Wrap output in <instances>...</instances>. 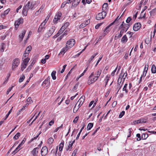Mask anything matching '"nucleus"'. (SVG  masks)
<instances>
[{
  "label": "nucleus",
  "instance_id": "de8ad7c7",
  "mask_svg": "<svg viewBox=\"0 0 156 156\" xmlns=\"http://www.w3.org/2000/svg\"><path fill=\"white\" fill-rule=\"evenodd\" d=\"M125 113V111H122L119 114V118H122V117L124 115Z\"/></svg>",
  "mask_w": 156,
  "mask_h": 156
},
{
  "label": "nucleus",
  "instance_id": "4be33fe9",
  "mask_svg": "<svg viewBox=\"0 0 156 156\" xmlns=\"http://www.w3.org/2000/svg\"><path fill=\"white\" fill-rule=\"evenodd\" d=\"M85 126V125H83V127L81 129L79 133H78V134L77 135V136L76 137V140H78V139L82 131L83 130V129H84Z\"/></svg>",
  "mask_w": 156,
  "mask_h": 156
},
{
  "label": "nucleus",
  "instance_id": "5fc2aeb1",
  "mask_svg": "<svg viewBox=\"0 0 156 156\" xmlns=\"http://www.w3.org/2000/svg\"><path fill=\"white\" fill-rule=\"evenodd\" d=\"M24 110V107H23L21 109H20V110H19L17 113V115H20V112H21L23 110Z\"/></svg>",
  "mask_w": 156,
  "mask_h": 156
},
{
  "label": "nucleus",
  "instance_id": "dca6fc26",
  "mask_svg": "<svg viewBox=\"0 0 156 156\" xmlns=\"http://www.w3.org/2000/svg\"><path fill=\"white\" fill-rule=\"evenodd\" d=\"M50 83V81H48L45 80H44V81L43 82L42 85H44V86H46V87H48L49 86Z\"/></svg>",
  "mask_w": 156,
  "mask_h": 156
},
{
  "label": "nucleus",
  "instance_id": "338daca9",
  "mask_svg": "<svg viewBox=\"0 0 156 156\" xmlns=\"http://www.w3.org/2000/svg\"><path fill=\"white\" fill-rule=\"evenodd\" d=\"M125 24H126L124 23V22L123 21L122 24H121V25L119 27V29H121L122 27H124L125 26Z\"/></svg>",
  "mask_w": 156,
  "mask_h": 156
},
{
  "label": "nucleus",
  "instance_id": "5701e85b",
  "mask_svg": "<svg viewBox=\"0 0 156 156\" xmlns=\"http://www.w3.org/2000/svg\"><path fill=\"white\" fill-rule=\"evenodd\" d=\"M56 72L55 71H53L51 73V76L52 79L53 80H55L56 79V76H55V74Z\"/></svg>",
  "mask_w": 156,
  "mask_h": 156
},
{
  "label": "nucleus",
  "instance_id": "7c9ffc66",
  "mask_svg": "<svg viewBox=\"0 0 156 156\" xmlns=\"http://www.w3.org/2000/svg\"><path fill=\"white\" fill-rule=\"evenodd\" d=\"M108 7V4L107 3H105L102 6V10L105 11Z\"/></svg>",
  "mask_w": 156,
  "mask_h": 156
},
{
  "label": "nucleus",
  "instance_id": "473e14b6",
  "mask_svg": "<svg viewBox=\"0 0 156 156\" xmlns=\"http://www.w3.org/2000/svg\"><path fill=\"white\" fill-rule=\"evenodd\" d=\"M130 23L125 24V26L124 27V28H125V32H126L130 26Z\"/></svg>",
  "mask_w": 156,
  "mask_h": 156
},
{
  "label": "nucleus",
  "instance_id": "69168bd1",
  "mask_svg": "<svg viewBox=\"0 0 156 156\" xmlns=\"http://www.w3.org/2000/svg\"><path fill=\"white\" fill-rule=\"evenodd\" d=\"M77 151V149H75L73 151L72 156H75L76 155V153Z\"/></svg>",
  "mask_w": 156,
  "mask_h": 156
},
{
  "label": "nucleus",
  "instance_id": "72a5a7b5",
  "mask_svg": "<svg viewBox=\"0 0 156 156\" xmlns=\"http://www.w3.org/2000/svg\"><path fill=\"white\" fill-rule=\"evenodd\" d=\"M71 142H69V145H68V147L66 148V151H68L69 150L70 151H71V148L73 146L72 144H70Z\"/></svg>",
  "mask_w": 156,
  "mask_h": 156
},
{
  "label": "nucleus",
  "instance_id": "aec40b11",
  "mask_svg": "<svg viewBox=\"0 0 156 156\" xmlns=\"http://www.w3.org/2000/svg\"><path fill=\"white\" fill-rule=\"evenodd\" d=\"M122 34H121L120 33L119 34L118 33L116 34L115 37L114 39L115 40H117L118 38H120L122 36Z\"/></svg>",
  "mask_w": 156,
  "mask_h": 156
},
{
  "label": "nucleus",
  "instance_id": "1a4fd4ad",
  "mask_svg": "<svg viewBox=\"0 0 156 156\" xmlns=\"http://www.w3.org/2000/svg\"><path fill=\"white\" fill-rule=\"evenodd\" d=\"M85 98V96H82L79 99L78 102H77V103H78V102H79V104L78 105V108L80 107V106L82 105L83 102L84 101Z\"/></svg>",
  "mask_w": 156,
  "mask_h": 156
},
{
  "label": "nucleus",
  "instance_id": "2eb2a0df",
  "mask_svg": "<svg viewBox=\"0 0 156 156\" xmlns=\"http://www.w3.org/2000/svg\"><path fill=\"white\" fill-rule=\"evenodd\" d=\"M68 46L67 45H66V47L62 49L60 53L62 54H64L67 51V50L69 49L68 48Z\"/></svg>",
  "mask_w": 156,
  "mask_h": 156
},
{
  "label": "nucleus",
  "instance_id": "f8f14e48",
  "mask_svg": "<svg viewBox=\"0 0 156 156\" xmlns=\"http://www.w3.org/2000/svg\"><path fill=\"white\" fill-rule=\"evenodd\" d=\"M128 40L127 38L126 35H124L122 37L121 41L122 43H125L127 42Z\"/></svg>",
  "mask_w": 156,
  "mask_h": 156
},
{
  "label": "nucleus",
  "instance_id": "2f4dec72",
  "mask_svg": "<svg viewBox=\"0 0 156 156\" xmlns=\"http://www.w3.org/2000/svg\"><path fill=\"white\" fill-rule=\"evenodd\" d=\"M128 86V84L127 83L125 84L123 89L122 90L123 91H125L126 93H128V90L127 88V87Z\"/></svg>",
  "mask_w": 156,
  "mask_h": 156
},
{
  "label": "nucleus",
  "instance_id": "f3484780",
  "mask_svg": "<svg viewBox=\"0 0 156 156\" xmlns=\"http://www.w3.org/2000/svg\"><path fill=\"white\" fill-rule=\"evenodd\" d=\"M151 71L152 73H156V67L154 64L152 66Z\"/></svg>",
  "mask_w": 156,
  "mask_h": 156
},
{
  "label": "nucleus",
  "instance_id": "f03ea898",
  "mask_svg": "<svg viewBox=\"0 0 156 156\" xmlns=\"http://www.w3.org/2000/svg\"><path fill=\"white\" fill-rule=\"evenodd\" d=\"M20 63V59L18 58H16L13 61L12 65V70L18 67Z\"/></svg>",
  "mask_w": 156,
  "mask_h": 156
},
{
  "label": "nucleus",
  "instance_id": "6e6552de",
  "mask_svg": "<svg viewBox=\"0 0 156 156\" xmlns=\"http://www.w3.org/2000/svg\"><path fill=\"white\" fill-rule=\"evenodd\" d=\"M48 151V148L46 146L43 147L41 151V154L42 156H45L47 153Z\"/></svg>",
  "mask_w": 156,
  "mask_h": 156
},
{
  "label": "nucleus",
  "instance_id": "ea45409f",
  "mask_svg": "<svg viewBox=\"0 0 156 156\" xmlns=\"http://www.w3.org/2000/svg\"><path fill=\"white\" fill-rule=\"evenodd\" d=\"M26 140V138H24L23 140L22 141V142L20 144H19L18 146H19L20 147H21L23 145V144L24 143Z\"/></svg>",
  "mask_w": 156,
  "mask_h": 156
},
{
  "label": "nucleus",
  "instance_id": "6e6d98bb",
  "mask_svg": "<svg viewBox=\"0 0 156 156\" xmlns=\"http://www.w3.org/2000/svg\"><path fill=\"white\" fill-rule=\"evenodd\" d=\"M79 119V117L78 116H77L73 120V122L74 123H76L78 121V119Z\"/></svg>",
  "mask_w": 156,
  "mask_h": 156
},
{
  "label": "nucleus",
  "instance_id": "20e7f679",
  "mask_svg": "<svg viewBox=\"0 0 156 156\" xmlns=\"http://www.w3.org/2000/svg\"><path fill=\"white\" fill-rule=\"evenodd\" d=\"M119 16H118L117 17L115 20L111 23H110L108 26L107 27H106L105 30H104V32H105L104 34L106 35L107 34H108L110 30L108 29L112 25H113L114 23L117 20V19L118 18Z\"/></svg>",
  "mask_w": 156,
  "mask_h": 156
},
{
  "label": "nucleus",
  "instance_id": "0eeeda50",
  "mask_svg": "<svg viewBox=\"0 0 156 156\" xmlns=\"http://www.w3.org/2000/svg\"><path fill=\"white\" fill-rule=\"evenodd\" d=\"M141 24L140 23H135L133 26V29L134 31H137L140 28Z\"/></svg>",
  "mask_w": 156,
  "mask_h": 156
},
{
  "label": "nucleus",
  "instance_id": "8fccbe9b",
  "mask_svg": "<svg viewBox=\"0 0 156 156\" xmlns=\"http://www.w3.org/2000/svg\"><path fill=\"white\" fill-rule=\"evenodd\" d=\"M22 147H20L19 146H18V147L16 148V149L14 151V152H15V153H16Z\"/></svg>",
  "mask_w": 156,
  "mask_h": 156
},
{
  "label": "nucleus",
  "instance_id": "ddd939ff",
  "mask_svg": "<svg viewBox=\"0 0 156 156\" xmlns=\"http://www.w3.org/2000/svg\"><path fill=\"white\" fill-rule=\"evenodd\" d=\"M38 150L37 148H34L33 150L31 151V153L34 156H37V153H38Z\"/></svg>",
  "mask_w": 156,
  "mask_h": 156
},
{
  "label": "nucleus",
  "instance_id": "9b49d317",
  "mask_svg": "<svg viewBox=\"0 0 156 156\" xmlns=\"http://www.w3.org/2000/svg\"><path fill=\"white\" fill-rule=\"evenodd\" d=\"M26 32V31L25 30H23L22 31V33L19 35L20 41H21L23 40Z\"/></svg>",
  "mask_w": 156,
  "mask_h": 156
},
{
  "label": "nucleus",
  "instance_id": "a18cd8bd",
  "mask_svg": "<svg viewBox=\"0 0 156 156\" xmlns=\"http://www.w3.org/2000/svg\"><path fill=\"white\" fill-rule=\"evenodd\" d=\"M65 29L63 28L62 27L60 29V30H59V31L58 32V34H61L63 31Z\"/></svg>",
  "mask_w": 156,
  "mask_h": 156
},
{
  "label": "nucleus",
  "instance_id": "3c124183",
  "mask_svg": "<svg viewBox=\"0 0 156 156\" xmlns=\"http://www.w3.org/2000/svg\"><path fill=\"white\" fill-rule=\"evenodd\" d=\"M26 101L28 102H29V104H30L31 103L33 102V101L31 99V98L30 97H29L27 98Z\"/></svg>",
  "mask_w": 156,
  "mask_h": 156
},
{
  "label": "nucleus",
  "instance_id": "f704fd0d",
  "mask_svg": "<svg viewBox=\"0 0 156 156\" xmlns=\"http://www.w3.org/2000/svg\"><path fill=\"white\" fill-rule=\"evenodd\" d=\"M27 65L25 63H22L21 65V70L23 71L24 69L26 67Z\"/></svg>",
  "mask_w": 156,
  "mask_h": 156
},
{
  "label": "nucleus",
  "instance_id": "a211bd4d",
  "mask_svg": "<svg viewBox=\"0 0 156 156\" xmlns=\"http://www.w3.org/2000/svg\"><path fill=\"white\" fill-rule=\"evenodd\" d=\"M81 0H76L75 3L73 4V3L72 5V6H73V7H76L77 5L79 4V3L80 2Z\"/></svg>",
  "mask_w": 156,
  "mask_h": 156
},
{
  "label": "nucleus",
  "instance_id": "bf43d9fd",
  "mask_svg": "<svg viewBox=\"0 0 156 156\" xmlns=\"http://www.w3.org/2000/svg\"><path fill=\"white\" fill-rule=\"evenodd\" d=\"M103 23H99L97 24L95 27V28L96 29H98L99 28L100 26H101V25L103 24Z\"/></svg>",
  "mask_w": 156,
  "mask_h": 156
},
{
  "label": "nucleus",
  "instance_id": "c85d7f7f",
  "mask_svg": "<svg viewBox=\"0 0 156 156\" xmlns=\"http://www.w3.org/2000/svg\"><path fill=\"white\" fill-rule=\"evenodd\" d=\"M31 46L30 45H29L27 47L25 51L26 52H27L29 53L31 51Z\"/></svg>",
  "mask_w": 156,
  "mask_h": 156
},
{
  "label": "nucleus",
  "instance_id": "393cba45",
  "mask_svg": "<svg viewBox=\"0 0 156 156\" xmlns=\"http://www.w3.org/2000/svg\"><path fill=\"white\" fill-rule=\"evenodd\" d=\"M28 10V9H27L25 8L24 7H23L22 11V13L24 16H26L27 15V12Z\"/></svg>",
  "mask_w": 156,
  "mask_h": 156
},
{
  "label": "nucleus",
  "instance_id": "4c0bfd02",
  "mask_svg": "<svg viewBox=\"0 0 156 156\" xmlns=\"http://www.w3.org/2000/svg\"><path fill=\"white\" fill-rule=\"evenodd\" d=\"M79 84V83L78 82L77 83L74 87L73 90V91H75L77 89V88Z\"/></svg>",
  "mask_w": 156,
  "mask_h": 156
},
{
  "label": "nucleus",
  "instance_id": "052dcab7",
  "mask_svg": "<svg viewBox=\"0 0 156 156\" xmlns=\"http://www.w3.org/2000/svg\"><path fill=\"white\" fill-rule=\"evenodd\" d=\"M131 20V18L130 17H129L126 20V22L127 23H129L130 22Z\"/></svg>",
  "mask_w": 156,
  "mask_h": 156
},
{
  "label": "nucleus",
  "instance_id": "e2e57ef3",
  "mask_svg": "<svg viewBox=\"0 0 156 156\" xmlns=\"http://www.w3.org/2000/svg\"><path fill=\"white\" fill-rule=\"evenodd\" d=\"M33 66H32V65H30L28 67V68L27 69V72H29L32 68Z\"/></svg>",
  "mask_w": 156,
  "mask_h": 156
},
{
  "label": "nucleus",
  "instance_id": "c756f323",
  "mask_svg": "<svg viewBox=\"0 0 156 156\" xmlns=\"http://www.w3.org/2000/svg\"><path fill=\"white\" fill-rule=\"evenodd\" d=\"M30 60V58H25L23 60V63H25L27 65V63L29 62V60Z\"/></svg>",
  "mask_w": 156,
  "mask_h": 156
},
{
  "label": "nucleus",
  "instance_id": "bb28decb",
  "mask_svg": "<svg viewBox=\"0 0 156 156\" xmlns=\"http://www.w3.org/2000/svg\"><path fill=\"white\" fill-rule=\"evenodd\" d=\"M45 28V27H43L41 26L40 25L38 29L37 32H40L42 31H43Z\"/></svg>",
  "mask_w": 156,
  "mask_h": 156
},
{
  "label": "nucleus",
  "instance_id": "b1692460",
  "mask_svg": "<svg viewBox=\"0 0 156 156\" xmlns=\"http://www.w3.org/2000/svg\"><path fill=\"white\" fill-rule=\"evenodd\" d=\"M93 123H89L87 127V130H90L91 128L93 127Z\"/></svg>",
  "mask_w": 156,
  "mask_h": 156
},
{
  "label": "nucleus",
  "instance_id": "49530a36",
  "mask_svg": "<svg viewBox=\"0 0 156 156\" xmlns=\"http://www.w3.org/2000/svg\"><path fill=\"white\" fill-rule=\"evenodd\" d=\"M136 136L137 137V138L136 139L137 141H139L142 139L141 137L140 136V133L137 134Z\"/></svg>",
  "mask_w": 156,
  "mask_h": 156
},
{
  "label": "nucleus",
  "instance_id": "412c9836",
  "mask_svg": "<svg viewBox=\"0 0 156 156\" xmlns=\"http://www.w3.org/2000/svg\"><path fill=\"white\" fill-rule=\"evenodd\" d=\"M98 54V53H96L95 54H94L88 60V62L90 63L92 61L93 58L95 57V56Z\"/></svg>",
  "mask_w": 156,
  "mask_h": 156
},
{
  "label": "nucleus",
  "instance_id": "680f3d73",
  "mask_svg": "<svg viewBox=\"0 0 156 156\" xmlns=\"http://www.w3.org/2000/svg\"><path fill=\"white\" fill-rule=\"evenodd\" d=\"M86 24L84 23L81 24L80 26V28H83L86 26Z\"/></svg>",
  "mask_w": 156,
  "mask_h": 156
},
{
  "label": "nucleus",
  "instance_id": "7ed1b4c3",
  "mask_svg": "<svg viewBox=\"0 0 156 156\" xmlns=\"http://www.w3.org/2000/svg\"><path fill=\"white\" fill-rule=\"evenodd\" d=\"M54 26H52L50 29L49 30L47 33L45 34V37L47 38L51 36L52 34L54 32L55 29Z\"/></svg>",
  "mask_w": 156,
  "mask_h": 156
},
{
  "label": "nucleus",
  "instance_id": "13d9d810",
  "mask_svg": "<svg viewBox=\"0 0 156 156\" xmlns=\"http://www.w3.org/2000/svg\"><path fill=\"white\" fill-rule=\"evenodd\" d=\"M120 29L121 30L120 33L123 35L124 31H125V28H124V27H122Z\"/></svg>",
  "mask_w": 156,
  "mask_h": 156
},
{
  "label": "nucleus",
  "instance_id": "603ef678",
  "mask_svg": "<svg viewBox=\"0 0 156 156\" xmlns=\"http://www.w3.org/2000/svg\"><path fill=\"white\" fill-rule=\"evenodd\" d=\"M10 8H8L7 10H6L4 12H3V13L4 14V15H7V14H8V13L10 11Z\"/></svg>",
  "mask_w": 156,
  "mask_h": 156
},
{
  "label": "nucleus",
  "instance_id": "e433bc0d",
  "mask_svg": "<svg viewBox=\"0 0 156 156\" xmlns=\"http://www.w3.org/2000/svg\"><path fill=\"white\" fill-rule=\"evenodd\" d=\"M54 140L52 138H50L48 140L47 142L48 143L50 144H51L53 142Z\"/></svg>",
  "mask_w": 156,
  "mask_h": 156
},
{
  "label": "nucleus",
  "instance_id": "0e129e2a",
  "mask_svg": "<svg viewBox=\"0 0 156 156\" xmlns=\"http://www.w3.org/2000/svg\"><path fill=\"white\" fill-rule=\"evenodd\" d=\"M69 3V2H63L62 4V5L61 6V8H63L65 5L67 4H68Z\"/></svg>",
  "mask_w": 156,
  "mask_h": 156
},
{
  "label": "nucleus",
  "instance_id": "37998d69",
  "mask_svg": "<svg viewBox=\"0 0 156 156\" xmlns=\"http://www.w3.org/2000/svg\"><path fill=\"white\" fill-rule=\"evenodd\" d=\"M36 3L35 2H32L30 5V9H32L35 5Z\"/></svg>",
  "mask_w": 156,
  "mask_h": 156
},
{
  "label": "nucleus",
  "instance_id": "864d4df0",
  "mask_svg": "<svg viewBox=\"0 0 156 156\" xmlns=\"http://www.w3.org/2000/svg\"><path fill=\"white\" fill-rule=\"evenodd\" d=\"M58 20H59V18L55 16V17L54 18L53 20V22L54 23H57V21H58Z\"/></svg>",
  "mask_w": 156,
  "mask_h": 156
},
{
  "label": "nucleus",
  "instance_id": "f257e3e1",
  "mask_svg": "<svg viewBox=\"0 0 156 156\" xmlns=\"http://www.w3.org/2000/svg\"><path fill=\"white\" fill-rule=\"evenodd\" d=\"M107 13L105 11H103L101 12L98 14L96 16V19L98 20L103 19L106 16Z\"/></svg>",
  "mask_w": 156,
  "mask_h": 156
},
{
  "label": "nucleus",
  "instance_id": "09e8293b",
  "mask_svg": "<svg viewBox=\"0 0 156 156\" xmlns=\"http://www.w3.org/2000/svg\"><path fill=\"white\" fill-rule=\"evenodd\" d=\"M133 123L134 125L139 124L140 123V119H139L133 121Z\"/></svg>",
  "mask_w": 156,
  "mask_h": 156
},
{
  "label": "nucleus",
  "instance_id": "774afa93",
  "mask_svg": "<svg viewBox=\"0 0 156 156\" xmlns=\"http://www.w3.org/2000/svg\"><path fill=\"white\" fill-rule=\"evenodd\" d=\"M38 135H37L36 136L33 137L31 139L30 141V142L33 141L34 140L36 139L38 137Z\"/></svg>",
  "mask_w": 156,
  "mask_h": 156
},
{
  "label": "nucleus",
  "instance_id": "c03bdc74",
  "mask_svg": "<svg viewBox=\"0 0 156 156\" xmlns=\"http://www.w3.org/2000/svg\"><path fill=\"white\" fill-rule=\"evenodd\" d=\"M30 2L29 1L25 7H24V8L27 9H29L30 8Z\"/></svg>",
  "mask_w": 156,
  "mask_h": 156
},
{
  "label": "nucleus",
  "instance_id": "c9c22d12",
  "mask_svg": "<svg viewBox=\"0 0 156 156\" xmlns=\"http://www.w3.org/2000/svg\"><path fill=\"white\" fill-rule=\"evenodd\" d=\"M20 136V133H17L16 135L13 137V139L15 140H17Z\"/></svg>",
  "mask_w": 156,
  "mask_h": 156
},
{
  "label": "nucleus",
  "instance_id": "79ce46f5",
  "mask_svg": "<svg viewBox=\"0 0 156 156\" xmlns=\"http://www.w3.org/2000/svg\"><path fill=\"white\" fill-rule=\"evenodd\" d=\"M62 15L61 12H58L57 14L55 16L59 18L60 19V17Z\"/></svg>",
  "mask_w": 156,
  "mask_h": 156
},
{
  "label": "nucleus",
  "instance_id": "a878e982",
  "mask_svg": "<svg viewBox=\"0 0 156 156\" xmlns=\"http://www.w3.org/2000/svg\"><path fill=\"white\" fill-rule=\"evenodd\" d=\"M148 136V134L147 133H143L142 136L141 138L143 140L146 139Z\"/></svg>",
  "mask_w": 156,
  "mask_h": 156
},
{
  "label": "nucleus",
  "instance_id": "39448f33",
  "mask_svg": "<svg viewBox=\"0 0 156 156\" xmlns=\"http://www.w3.org/2000/svg\"><path fill=\"white\" fill-rule=\"evenodd\" d=\"M23 18H20L15 22L14 25L16 30H17V28H18L20 24L23 23Z\"/></svg>",
  "mask_w": 156,
  "mask_h": 156
},
{
  "label": "nucleus",
  "instance_id": "cd10ccee",
  "mask_svg": "<svg viewBox=\"0 0 156 156\" xmlns=\"http://www.w3.org/2000/svg\"><path fill=\"white\" fill-rule=\"evenodd\" d=\"M101 72V70L100 69H99L98 71L97 72V74H96V76H95V77L97 78L98 79V77L100 76Z\"/></svg>",
  "mask_w": 156,
  "mask_h": 156
},
{
  "label": "nucleus",
  "instance_id": "a19ab883",
  "mask_svg": "<svg viewBox=\"0 0 156 156\" xmlns=\"http://www.w3.org/2000/svg\"><path fill=\"white\" fill-rule=\"evenodd\" d=\"M69 25V22H66L62 26V27L64 28V29H65L68 27Z\"/></svg>",
  "mask_w": 156,
  "mask_h": 156
},
{
  "label": "nucleus",
  "instance_id": "4468645a",
  "mask_svg": "<svg viewBox=\"0 0 156 156\" xmlns=\"http://www.w3.org/2000/svg\"><path fill=\"white\" fill-rule=\"evenodd\" d=\"M64 145V141L63 140L62 141L61 143L59 145V151H62L63 147Z\"/></svg>",
  "mask_w": 156,
  "mask_h": 156
},
{
  "label": "nucleus",
  "instance_id": "58836bf2",
  "mask_svg": "<svg viewBox=\"0 0 156 156\" xmlns=\"http://www.w3.org/2000/svg\"><path fill=\"white\" fill-rule=\"evenodd\" d=\"M25 78V76L24 75H23L22 76L20 77L19 80V82L20 83L22 82L24 80Z\"/></svg>",
  "mask_w": 156,
  "mask_h": 156
},
{
  "label": "nucleus",
  "instance_id": "6ab92c4d",
  "mask_svg": "<svg viewBox=\"0 0 156 156\" xmlns=\"http://www.w3.org/2000/svg\"><path fill=\"white\" fill-rule=\"evenodd\" d=\"M1 46L0 51L1 52H3L4 51V49L5 47V44L3 43H2L1 44Z\"/></svg>",
  "mask_w": 156,
  "mask_h": 156
},
{
  "label": "nucleus",
  "instance_id": "423d86ee",
  "mask_svg": "<svg viewBox=\"0 0 156 156\" xmlns=\"http://www.w3.org/2000/svg\"><path fill=\"white\" fill-rule=\"evenodd\" d=\"M75 44V41L74 39H71L68 41L66 44H68L69 46H68V49L70 48L73 46Z\"/></svg>",
  "mask_w": 156,
  "mask_h": 156
},
{
  "label": "nucleus",
  "instance_id": "9d476101",
  "mask_svg": "<svg viewBox=\"0 0 156 156\" xmlns=\"http://www.w3.org/2000/svg\"><path fill=\"white\" fill-rule=\"evenodd\" d=\"M88 79L87 83L89 85L94 82L98 79L97 78L95 77L93 78H92V77L90 78H88Z\"/></svg>",
  "mask_w": 156,
  "mask_h": 156
},
{
  "label": "nucleus",
  "instance_id": "4d7b16f0",
  "mask_svg": "<svg viewBox=\"0 0 156 156\" xmlns=\"http://www.w3.org/2000/svg\"><path fill=\"white\" fill-rule=\"evenodd\" d=\"M101 144H99L97 145V149L99 151H101Z\"/></svg>",
  "mask_w": 156,
  "mask_h": 156
}]
</instances>
